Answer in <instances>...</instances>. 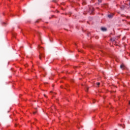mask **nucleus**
Returning <instances> with one entry per match:
<instances>
[{
  "instance_id": "0eeeda50",
  "label": "nucleus",
  "mask_w": 130,
  "mask_h": 130,
  "mask_svg": "<svg viewBox=\"0 0 130 130\" xmlns=\"http://www.w3.org/2000/svg\"><path fill=\"white\" fill-rule=\"evenodd\" d=\"M121 8L122 9V10H123V9H124V7L122 6L121 7Z\"/></svg>"
},
{
  "instance_id": "6e6552de",
  "label": "nucleus",
  "mask_w": 130,
  "mask_h": 130,
  "mask_svg": "<svg viewBox=\"0 0 130 130\" xmlns=\"http://www.w3.org/2000/svg\"><path fill=\"white\" fill-rule=\"evenodd\" d=\"M38 48H39V49H40L41 48V47H40V46H38Z\"/></svg>"
},
{
  "instance_id": "dca6fc26",
  "label": "nucleus",
  "mask_w": 130,
  "mask_h": 130,
  "mask_svg": "<svg viewBox=\"0 0 130 130\" xmlns=\"http://www.w3.org/2000/svg\"><path fill=\"white\" fill-rule=\"evenodd\" d=\"M52 91H50V93H52Z\"/></svg>"
},
{
  "instance_id": "9b49d317",
  "label": "nucleus",
  "mask_w": 130,
  "mask_h": 130,
  "mask_svg": "<svg viewBox=\"0 0 130 130\" xmlns=\"http://www.w3.org/2000/svg\"><path fill=\"white\" fill-rule=\"evenodd\" d=\"M36 112H34V114H35L36 113Z\"/></svg>"
},
{
  "instance_id": "4468645a",
  "label": "nucleus",
  "mask_w": 130,
  "mask_h": 130,
  "mask_svg": "<svg viewBox=\"0 0 130 130\" xmlns=\"http://www.w3.org/2000/svg\"><path fill=\"white\" fill-rule=\"evenodd\" d=\"M25 10H23V12L25 13Z\"/></svg>"
},
{
  "instance_id": "20e7f679",
  "label": "nucleus",
  "mask_w": 130,
  "mask_h": 130,
  "mask_svg": "<svg viewBox=\"0 0 130 130\" xmlns=\"http://www.w3.org/2000/svg\"><path fill=\"white\" fill-rule=\"evenodd\" d=\"M108 17L109 18H112V15H108Z\"/></svg>"
},
{
  "instance_id": "f257e3e1",
  "label": "nucleus",
  "mask_w": 130,
  "mask_h": 130,
  "mask_svg": "<svg viewBox=\"0 0 130 130\" xmlns=\"http://www.w3.org/2000/svg\"><path fill=\"white\" fill-rule=\"evenodd\" d=\"M125 68V67L124 66V64H122L120 66V68L122 69V70H124V69Z\"/></svg>"
},
{
  "instance_id": "2eb2a0df",
  "label": "nucleus",
  "mask_w": 130,
  "mask_h": 130,
  "mask_svg": "<svg viewBox=\"0 0 130 130\" xmlns=\"http://www.w3.org/2000/svg\"><path fill=\"white\" fill-rule=\"evenodd\" d=\"M129 105H130V101H129Z\"/></svg>"
},
{
  "instance_id": "f3484780",
  "label": "nucleus",
  "mask_w": 130,
  "mask_h": 130,
  "mask_svg": "<svg viewBox=\"0 0 130 130\" xmlns=\"http://www.w3.org/2000/svg\"><path fill=\"white\" fill-rule=\"evenodd\" d=\"M13 37H15V36H13Z\"/></svg>"
},
{
  "instance_id": "9d476101",
  "label": "nucleus",
  "mask_w": 130,
  "mask_h": 130,
  "mask_svg": "<svg viewBox=\"0 0 130 130\" xmlns=\"http://www.w3.org/2000/svg\"><path fill=\"white\" fill-rule=\"evenodd\" d=\"M99 3H101V0H99Z\"/></svg>"
},
{
  "instance_id": "ddd939ff",
  "label": "nucleus",
  "mask_w": 130,
  "mask_h": 130,
  "mask_svg": "<svg viewBox=\"0 0 130 130\" xmlns=\"http://www.w3.org/2000/svg\"><path fill=\"white\" fill-rule=\"evenodd\" d=\"M93 103H95V101L93 100Z\"/></svg>"
},
{
  "instance_id": "f03ea898",
  "label": "nucleus",
  "mask_w": 130,
  "mask_h": 130,
  "mask_svg": "<svg viewBox=\"0 0 130 130\" xmlns=\"http://www.w3.org/2000/svg\"><path fill=\"white\" fill-rule=\"evenodd\" d=\"M41 57H44V55L42 54H40L39 58L40 59H41Z\"/></svg>"
},
{
  "instance_id": "a211bd4d",
  "label": "nucleus",
  "mask_w": 130,
  "mask_h": 130,
  "mask_svg": "<svg viewBox=\"0 0 130 130\" xmlns=\"http://www.w3.org/2000/svg\"><path fill=\"white\" fill-rule=\"evenodd\" d=\"M4 24H6L5 23H4Z\"/></svg>"
},
{
  "instance_id": "423d86ee",
  "label": "nucleus",
  "mask_w": 130,
  "mask_h": 130,
  "mask_svg": "<svg viewBox=\"0 0 130 130\" xmlns=\"http://www.w3.org/2000/svg\"><path fill=\"white\" fill-rule=\"evenodd\" d=\"M96 85H98V86H100V83H96Z\"/></svg>"
},
{
  "instance_id": "7ed1b4c3",
  "label": "nucleus",
  "mask_w": 130,
  "mask_h": 130,
  "mask_svg": "<svg viewBox=\"0 0 130 130\" xmlns=\"http://www.w3.org/2000/svg\"><path fill=\"white\" fill-rule=\"evenodd\" d=\"M101 29L102 31H106V28L105 27H102Z\"/></svg>"
},
{
  "instance_id": "1a4fd4ad",
  "label": "nucleus",
  "mask_w": 130,
  "mask_h": 130,
  "mask_svg": "<svg viewBox=\"0 0 130 130\" xmlns=\"http://www.w3.org/2000/svg\"><path fill=\"white\" fill-rule=\"evenodd\" d=\"M53 2H54V3H56V0H54V1H53Z\"/></svg>"
},
{
  "instance_id": "f8f14e48",
  "label": "nucleus",
  "mask_w": 130,
  "mask_h": 130,
  "mask_svg": "<svg viewBox=\"0 0 130 130\" xmlns=\"http://www.w3.org/2000/svg\"><path fill=\"white\" fill-rule=\"evenodd\" d=\"M44 97H46V94H44Z\"/></svg>"
},
{
  "instance_id": "39448f33",
  "label": "nucleus",
  "mask_w": 130,
  "mask_h": 130,
  "mask_svg": "<svg viewBox=\"0 0 130 130\" xmlns=\"http://www.w3.org/2000/svg\"><path fill=\"white\" fill-rule=\"evenodd\" d=\"M88 88L86 87V89H85L86 92H88Z\"/></svg>"
}]
</instances>
